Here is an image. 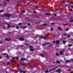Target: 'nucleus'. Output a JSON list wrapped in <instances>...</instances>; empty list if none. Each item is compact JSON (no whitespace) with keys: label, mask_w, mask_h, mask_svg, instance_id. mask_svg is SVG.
<instances>
[{"label":"nucleus","mask_w":73,"mask_h":73,"mask_svg":"<svg viewBox=\"0 0 73 73\" xmlns=\"http://www.w3.org/2000/svg\"><path fill=\"white\" fill-rule=\"evenodd\" d=\"M55 54H56V56H59V53H58L57 52H56L55 53Z\"/></svg>","instance_id":"16"},{"label":"nucleus","mask_w":73,"mask_h":73,"mask_svg":"<svg viewBox=\"0 0 73 73\" xmlns=\"http://www.w3.org/2000/svg\"><path fill=\"white\" fill-rule=\"evenodd\" d=\"M33 46H29V48H33Z\"/></svg>","instance_id":"35"},{"label":"nucleus","mask_w":73,"mask_h":73,"mask_svg":"<svg viewBox=\"0 0 73 73\" xmlns=\"http://www.w3.org/2000/svg\"><path fill=\"white\" fill-rule=\"evenodd\" d=\"M45 44H46V45H48L49 44H50V42H47L46 43H45V44L44 43H43L42 44V45H44V46H45L46 45Z\"/></svg>","instance_id":"4"},{"label":"nucleus","mask_w":73,"mask_h":73,"mask_svg":"<svg viewBox=\"0 0 73 73\" xmlns=\"http://www.w3.org/2000/svg\"><path fill=\"white\" fill-rule=\"evenodd\" d=\"M16 57V59H17V60H19V58L17 57Z\"/></svg>","instance_id":"34"},{"label":"nucleus","mask_w":73,"mask_h":73,"mask_svg":"<svg viewBox=\"0 0 73 73\" xmlns=\"http://www.w3.org/2000/svg\"><path fill=\"white\" fill-rule=\"evenodd\" d=\"M11 62H13L14 63H16V62H15V60H11Z\"/></svg>","instance_id":"21"},{"label":"nucleus","mask_w":73,"mask_h":73,"mask_svg":"<svg viewBox=\"0 0 73 73\" xmlns=\"http://www.w3.org/2000/svg\"><path fill=\"white\" fill-rule=\"evenodd\" d=\"M71 7L72 8H73V6H71Z\"/></svg>","instance_id":"58"},{"label":"nucleus","mask_w":73,"mask_h":73,"mask_svg":"<svg viewBox=\"0 0 73 73\" xmlns=\"http://www.w3.org/2000/svg\"><path fill=\"white\" fill-rule=\"evenodd\" d=\"M25 45H29V44L28 43H25Z\"/></svg>","instance_id":"36"},{"label":"nucleus","mask_w":73,"mask_h":73,"mask_svg":"<svg viewBox=\"0 0 73 73\" xmlns=\"http://www.w3.org/2000/svg\"><path fill=\"white\" fill-rule=\"evenodd\" d=\"M66 31H69V29H66Z\"/></svg>","instance_id":"39"},{"label":"nucleus","mask_w":73,"mask_h":73,"mask_svg":"<svg viewBox=\"0 0 73 73\" xmlns=\"http://www.w3.org/2000/svg\"><path fill=\"white\" fill-rule=\"evenodd\" d=\"M66 62H70V60H67L66 61Z\"/></svg>","instance_id":"18"},{"label":"nucleus","mask_w":73,"mask_h":73,"mask_svg":"<svg viewBox=\"0 0 73 73\" xmlns=\"http://www.w3.org/2000/svg\"><path fill=\"white\" fill-rule=\"evenodd\" d=\"M10 63V62H8L7 64V65H9V63Z\"/></svg>","instance_id":"29"},{"label":"nucleus","mask_w":73,"mask_h":73,"mask_svg":"<svg viewBox=\"0 0 73 73\" xmlns=\"http://www.w3.org/2000/svg\"><path fill=\"white\" fill-rule=\"evenodd\" d=\"M68 71H70V69H68Z\"/></svg>","instance_id":"49"},{"label":"nucleus","mask_w":73,"mask_h":73,"mask_svg":"<svg viewBox=\"0 0 73 73\" xmlns=\"http://www.w3.org/2000/svg\"><path fill=\"white\" fill-rule=\"evenodd\" d=\"M3 55H6L7 54V53H4L3 54Z\"/></svg>","instance_id":"48"},{"label":"nucleus","mask_w":73,"mask_h":73,"mask_svg":"<svg viewBox=\"0 0 73 73\" xmlns=\"http://www.w3.org/2000/svg\"><path fill=\"white\" fill-rule=\"evenodd\" d=\"M40 38H43V39H44V40H46V39H47V38L44 37V36H41Z\"/></svg>","instance_id":"8"},{"label":"nucleus","mask_w":73,"mask_h":73,"mask_svg":"<svg viewBox=\"0 0 73 73\" xmlns=\"http://www.w3.org/2000/svg\"><path fill=\"white\" fill-rule=\"evenodd\" d=\"M22 72H23V71H22V70H21V69L20 70V72L22 73Z\"/></svg>","instance_id":"41"},{"label":"nucleus","mask_w":73,"mask_h":73,"mask_svg":"<svg viewBox=\"0 0 73 73\" xmlns=\"http://www.w3.org/2000/svg\"><path fill=\"white\" fill-rule=\"evenodd\" d=\"M65 55L66 56H68V55L67 54H66Z\"/></svg>","instance_id":"54"},{"label":"nucleus","mask_w":73,"mask_h":73,"mask_svg":"<svg viewBox=\"0 0 73 73\" xmlns=\"http://www.w3.org/2000/svg\"><path fill=\"white\" fill-rule=\"evenodd\" d=\"M2 58V57L1 56H0V59Z\"/></svg>","instance_id":"62"},{"label":"nucleus","mask_w":73,"mask_h":73,"mask_svg":"<svg viewBox=\"0 0 73 73\" xmlns=\"http://www.w3.org/2000/svg\"><path fill=\"white\" fill-rule=\"evenodd\" d=\"M56 44V45L57 44H58L59 43H60V41H59L58 40H57L55 42Z\"/></svg>","instance_id":"6"},{"label":"nucleus","mask_w":73,"mask_h":73,"mask_svg":"<svg viewBox=\"0 0 73 73\" xmlns=\"http://www.w3.org/2000/svg\"><path fill=\"white\" fill-rule=\"evenodd\" d=\"M6 19H7V20H9V18H6Z\"/></svg>","instance_id":"55"},{"label":"nucleus","mask_w":73,"mask_h":73,"mask_svg":"<svg viewBox=\"0 0 73 73\" xmlns=\"http://www.w3.org/2000/svg\"><path fill=\"white\" fill-rule=\"evenodd\" d=\"M54 16H57V14H55L54 15Z\"/></svg>","instance_id":"52"},{"label":"nucleus","mask_w":73,"mask_h":73,"mask_svg":"<svg viewBox=\"0 0 73 73\" xmlns=\"http://www.w3.org/2000/svg\"><path fill=\"white\" fill-rule=\"evenodd\" d=\"M59 54L60 55H64V51H61L59 53Z\"/></svg>","instance_id":"5"},{"label":"nucleus","mask_w":73,"mask_h":73,"mask_svg":"<svg viewBox=\"0 0 73 73\" xmlns=\"http://www.w3.org/2000/svg\"><path fill=\"white\" fill-rule=\"evenodd\" d=\"M16 64L17 67L19 68H20L19 65V64H18L17 63Z\"/></svg>","instance_id":"23"},{"label":"nucleus","mask_w":73,"mask_h":73,"mask_svg":"<svg viewBox=\"0 0 73 73\" xmlns=\"http://www.w3.org/2000/svg\"><path fill=\"white\" fill-rule=\"evenodd\" d=\"M52 69H50V70L48 71V72H52Z\"/></svg>","instance_id":"27"},{"label":"nucleus","mask_w":73,"mask_h":73,"mask_svg":"<svg viewBox=\"0 0 73 73\" xmlns=\"http://www.w3.org/2000/svg\"><path fill=\"white\" fill-rule=\"evenodd\" d=\"M24 46V45H22L20 46V47H21V48H22V47H23Z\"/></svg>","instance_id":"32"},{"label":"nucleus","mask_w":73,"mask_h":73,"mask_svg":"<svg viewBox=\"0 0 73 73\" xmlns=\"http://www.w3.org/2000/svg\"><path fill=\"white\" fill-rule=\"evenodd\" d=\"M22 28H23V29H25V28H26V27H23Z\"/></svg>","instance_id":"53"},{"label":"nucleus","mask_w":73,"mask_h":73,"mask_svg":"<svg viewBox=\"0 0 73 73\" xmlns=\"http://www.w3.org/2000/svg\"><path fill=\"white\" fill-rule=\"evenodd\" d=\"M70 12H73V10H72V9H70Z\"/></svg>","instance_id":"30"},{"label":"nucleus","mask_w":73,"mask_h":73,"mask_svg":"<svg viewBox=\"0 0 73 73\" xmlns=\"http://www.w3.org/2000/svg\"><path fill=\"white\" fill-rule=\"evenodd\" d=\"M53 42L54 43H55V41H54V40L53 41Z\"/></svg>","instance_id":"61"},{"label":"nucleus","mask_w":73,"mask_h":73,"mask_svg":"<svg viewBox=\"0 0 73 73\" xmlns=\"http://www.w3.org/2000/svg\"><path fill=\"white\" fill-rule=\"evenodd\" d=\"M5 40H6V41H10L11 40V38H9V39L8 38H5Z\"/></svg>","instance_id":"7"},{"label":"nucleus","mask_w":73,"mask_h":73,"mask_svg":"<svg viewBox=\"0 0 73 73\" xmlns=\"http://www.w3.org/2000/svg\"><path fill=\"white\" fill-rule=\"evenodd\" d=\"M16 29H19V26H16Z\"/></svg>","instance_id":"28"},{"label":"nucleus","mask_w":73,"mask_h":73,"mask_svg":"<svg viewBox=\"0 0 73 73\" xmlns=\"http://www.w3.org/2000/svg\"><path fill=\"white\" fill-rule=\"evenodd\" d=\"M40 56H41V57H44V56L42 54H40Z\"/></svg>","instance_id":"10"},{"label":"nucleus","mask_w":73,"mask_h":73,"mask_svg":"<svg viewBox=\"0 0 73 73\" xmlns=\"http://www.w3.org/2000/svg\"><path fill=\"white\" fill-rule=\"evenodd\" d=\"M68 25V24H64V25Z\"/></svg>","instance_id":"60"},{"label":"nucleus","mask_w":73,"mask_h":73,"mask_svg":"<svg viewBox=\"0 0 73 73\" xmlns=\"http://www.w3.org/2000/svg\"><path fill=\"white\" fill-rule=\"evenodd\" d=\"M70 40H71V41H73V39H70Z\"/></svg>","instance_id":"50"},{"label":"nucleus","mask_w":73,"mask_h":73,"mask_svg":"<svg viewBox=\"0 0 73 73\" xmlns=\"http://www.w3.org/2000/svg\"><path fill=\"white\" fill-rule=\"evenodd\" d=\"M30 50L31 52H33V51H34V50L33 48H30Z\"/></svg>","instance_id":"9"},{"label":"nucleus","mask_w":73,"mask_h":73,"mask_svg":"<svg viewBox=\"0 0 73 73\" xmlns=\"http://www.w3.org/2000/svg\"><path fill=\"white\" fill-rule=\"evenodd\" d=\"M51 25H54V23H50Z\"/></svg>","instance_id":"37"},{"label":"nucleus","mask_w":73,"mask_h":73,"mask_svg":"<svg viewBox=\"0 0 73 73\" xmlns=\"http://www.w3.org/2000/svg\"><path fill=\"white\" fill-rule=\"evenodd\" d=\"M12 27H13L14 28H15V26H14L13 25V26H12Z\"/></svg>","instance_id":"63"},{"label":"nucleus","mask_w":73,"mask_h":73,"mask_svg":"<svg viewBox=\"0 0 73 73\" xmlns=\"http://www.w3.org/2000/svg\"><path fill=\"white\" fill-rule=\"evenodd\" d=\"M43 26H45L46 25H47V24H44L43 25Z\"/></svg>","instance_id":"38"},{"label":"nucleus","mask_w":73,"mask_h":73,"mask_svg":"<svg viewBox=\"0 0 73 73\" xmlns=\"http://www.w3.org/2000/svg\"><path fill=\"white\" fill-rule=\"evenodd\" d=\"M19 40L20 41H23L24 40V38L22 37H20L19 38Z\"/></svg>","instance_id":"3"},{"label":"nucleus","mask_w":73,"mask_h":73,"mask_svg":"<svg viewBox=\"0 0 73 73\" xmlns=\"http://www.w3.org/2000/svg\"><path fill=\"white\" fill-rule=\"evenodd\" d=\"M53 63H56V62H53Z\"/></svg>","instance_id":"64"},{"label":"nucleus","mask_w":73,"mask_h":73,"mask_svg":"<svg viewBox=\"0 0 73 73\" xmlns=\"http://www.w3.org/2000/svg\"><path fill=\"white\" fill-rule=\"evenodd\" d=\"M4 16L6 17H11V15L8 14H6L4 15Z\"/></svg>","instance_id":"1"},{"label":"nucleus","mask_w":73,"mask_h":73,"mask_svg":"<svg viewBox=\"0 0 73 73\" xmlns=\"http://www.w3.org/2000/svg\"><path fill=\"white\" fill-rule=\"evenodd\" d=\"M67 37H70V35H68Z\"/></svg>","instance_id":"44"},{"label":"nucleus","mask_w":73,"mask_h":73,"mask_svg":"<svg viewBox=\"0 0 73 73\" xmlns=\"http://www.w3.org/2000/svg\"><path fill=\"white\" fill-rule=\"evenodd\" d=\"M11 59L12 60H14L15 59H16V58L13 57Z\"/></svg>","instance_id":"25"},{"label":"nucleus","mask_w":73,"mask_h":73,"mask_svg":"<svg viewBox=\"0 0 73 73\" xmlns=\"http://www.w3.org/2000/svg\"><path fill=\"white\" fill-rule=\"evenodd\" d=\"M28 25L29 26H30V25H31V23H28Z\"/></svg>","instance_id":"45"},{"label":"nucleus","mask_w":73,"mask_h":73,"mask_svg":"<svg viewBox=\"0 0 73 73\" xmlns=\"http://www.w3.org/2000/svg\"><path fill=\"white\" fill-rule=\"evenodd\" d=\"M22 12L23 13H25V11L23 10L22 11Z\"/></svg>","instance_id":"20"},{"label":"nucleus","mask_w":73,"mask_h":73,"mask_svg":"<svg viewBox=\"0 0 73 73\" xmlns=\"http://www.w3.org/2000/svg\"><path fill=\"white\" fill-rule=\"evenodd\" d=\"M33 12L35 13H36L37 12L36 11H34Z\"/></svg>","instance_id":"51"},{"label":"nucleus","mask_w":73,"mask_h":73,"mask_svg":"<svg viewBox=\"0 0 73 73\" xmlns=\"http://www.w3.org/2000/svg\"><path fill=\"white\" fill-rule=\"evenodd\" d=\"M23 73H25V71H23Z\"/></svg>","instance_id":"56"},{"label":"nucleus","mask_w":73,"mask_h":73,"mask_svg":"<svg viewBox=\"0 0 73 73\" xmlns=\"http://www.w3.org/2000/svg\"><path fill=\"white\" fill-rule=\"evenodd\" d=\"M21 24H22L21 23H19L18 25H21Z\"/></svg>","instance_id":"33"},{"label":"nucleus","mask_w":73,"mask_h":73,"mask_svg":"<svg viewBox=\"0 0 73 73\" xmlns=\"http://www.w3.org/2000/svg\"><path fill=\"white\" fill-rule=\"evenodd\" d=\"M73 20L72 19V20H70V22H73Z\"/></svg>","instance_id":"40"},{"label":"nucleus","mask_w":73,"mask_h":73,"mask_svg":"<svg viewBox=\"0 0 73 73\" xmlns=\"http://www.w3.org/2000/svg\"><path fill=\"white\" fill-rule=\"evenodd\" d=\"M63 42L64 44H65V43H66V41H63Z\"/></svg>","instance_id":"26"},{"label":"nucleus","mask_w":73,"mask_h":73,"mask_svg":"<svg viewBox=\"0 0 73 73\" xmlns=\"http://www.w3.org/2000/svg\"><path fill=\"white\" fill-rule=\"evenodd\" d=\"M4 10H2V11H1V12H4Z\"/></svg>","instance_id":"46"},{"label":"nucleus","mask_w":73,"mask_h":73,"mask_svg":"<svg viewBox=\"0 0 73 73\" xmlns=\"http://www.w3.org/2000/svg\"><path fill=\"white\" fill-rule=\"evenodd\" d=\"M65 5L66 7H68V6H69V4H65Z\"/></svg>","instance_id":"22"},{"label":"nucleus","mask_w":73,"mask_h":73,"mask_svg":"<svg viewBox=\"0 0 73 73\" xmlns=\"http://www.w3.org/2000/svg\"><path fill=\"white\" fill-rule=\"evenodd\" d=\"M49 72V71L48 70H47L44 71V73H46Z\"/></svg>","instance_id":"19"},{"label":"nucleus","mask_w":73,"mask_h":73,"mask_svg":"<svg viewBox=\"0 0 73 73\" xmlns=\"http://www.w3.org/2000/svg\"><path fill=\"white\" fill-rule=\"evenodd\" d=\"M68 46H69V47H70V46H72V44H68Z\"/></svg>","instance_id":"15"},{"label":"nucleus","mask_w":73,"mask_h":73,"mask_svg":"<svg viewBox=\"0 0 73 73\" xmlns=\"http://www.w3.org/2000/svg\"><path fill=\"white\" fill-rule=\"evenodd\" d=\"M56 72L59 73H61V71L60 70V68H59L57 70H55Z\"/></svg>","instance_id":"2"},{"label":"nucleus","mask_w":73,"mask_h":73,"mask_svg":"<svg viewBox=\"0 0 73 73\" xmlns=\"http://www.w3.org/2000/svg\"><path fill=\"white\" fill-rule=\"evenodd\" d=\"M44 15H48V16H49V15H52L50 14H48V13H45Z\"/></svg>","instance_id":"11"},{"label":"nucleus","mask_w":73,"mask_h":73,"mask_svg":"<svg viewBox=\"0 0 73 73\" xmlns=\"http://www.w3.org/2000/svg\"><path fill=\"white\" fill-rule=\"evenodd\" d=\"M7 5V4L5 3L4 5H3V7H4L5 6Z\"/></svg>","instance_id":"42"},{"label":"nucleus","mask_w":73,"mask_h":73,"mask_svg":"<svg viewBox=\"0 0 73 73\" xmlns=\"http://www.w3.org/2000/svg\"><path fill=\"white\" fill-rule=\"evenodd\" d=\"M56 62L57 63V64H60V63H61V62L59 61H56Z\"/></svg>","instance_id":"17"},{"label":"nucleus","mask_w":73,"mask_h":73,"mask_svg":"<svg viewBox=\"0 0 73 73\" xmlns=\"http://www.w3.org/2000/svg\"><path fill=\"white\" fill-rule=\"evenodd\" d=\"M58 29H59V30H60V31H62V29H61V27H58Z\"/></svg>","instance_id":"14"},{"label":"nucleus","mask_w":73,"mask_h":73,"mask_svg":"<svg viewBox=\"0 0 73 73\" xmlns=\"http://www.w3.org/2000/svg\"><path fill=\"white\" fill-rule=\"evenodd\" d=\"M6 57L7 58H9V55H7L6 56Z\"/></svg>","instance_id":"24"},{"label":"nucleus","mask_w":73,"mask_h":73,"mask_svg":"<svg viewBox=\"0 0 73 73\" xmlns=\"http://www.w3.org/2000/svg\"><path fill=\"white\" fill-rule=\"evenodd\" d=\"M62 3L63 4H64V3H65V1H63L62 2Z\"/></svg>","instance_id":"31"},{"label":"nucleus","mask_w":73,"mask_h":73,"mask_svg":"<svg viewBox=\"0 0 73 73\" xmlns=\"http://www.w3.org/2000/svg\"><path fill=\"white\" fill-rule=\"evenodd\" d=\"M23 65H26V63H25L23 64Z\"/></svg>","instance_id":"57"},{"label":"nucleus","mask_w":73,"mask_h":73,"mask_svg":"<svg viewBox=\"0 0 73 73\" xmlns=\"http://www.w3.org/2000/svg\"><path fill=\"white\" fill-rule=\"evenodd\" d=\"M26 59H24L23 58H21V60L25 61V60H26Z\"/></svg>","instance_id":"12"},{"label":"nucleus","mask_w":73,"mask_h":73,"mask_svg":"<svg viewBox=\"0 0 73 73\" xmlns=\"http://www.w3.org/2000/svg\"><path fill=\"white\" fill-rule=\"evenodd\" d=\"M50 30L51 31H53V28H51L50 29Z\"/></svg>","instance_id":"43"},{"label":"nucleus","mask_w":73,"mask_h":73,"mask_svg":"<svg viewBox=\"0 0 73 73\" xmlns=\"http://www.w3.org/2000/svg\"><path fill=\"white\" fill-rule=\"evenodd\" d=\"M63 35H64V36H66V34L65 33H64Z\"/></svg>","instance_id":"47"},{"label":"nucleus","mask_w":73,"mask_h":73,"mask_svg":"<svg viewBox=\"0 0 73 73\" xmlns=\"http://www.w3.org/2000/svg\"><path fill=\"white\" fill-rule=\"evenodd\" d=\"M0 43H1V44H2V43H3V42L2 41H1L0 42Z\"/></svg>","instance_id":"59"},{"label":"nucleus","mask_w":73,"mask_h":73,"mask_svg":"<svg viewBox=\"0 0 73 73\" xmlns=\"http://www.w3.org/2000/svg\"><path fill=\"white\" fill-rule=\"evenodd\" d=\"M8 25L7 26V28H10V27H11V25H9V24L8 23L7 24Z\"/></svg>","instance_id":"13"}]
</instances>
